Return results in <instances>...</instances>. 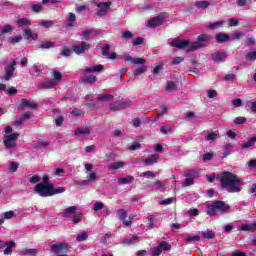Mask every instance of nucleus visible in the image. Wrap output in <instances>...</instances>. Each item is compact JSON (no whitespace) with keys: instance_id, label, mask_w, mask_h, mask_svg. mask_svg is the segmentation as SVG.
<instances>
[{"instance_id":"f257e3e1","label":"nucleus","mask_w":256,"mask_h":256,"mask_svg":"<svg viewBox=\"0 0 256 256\" xmlns=\"http://www.w3.org/2000/svg\"><path fill=\"white\" fill-rule=\"evenodd\" d=\"M219 181L222 189H227L228 193H239L245 183L237 174L230 171H224L219 176Z\"/></svg>"},{"instance_id":"f03ea898","label":"nucleus","mask_w":256,"mask_h":256,"mask_svg":"<svg viewBox=\"0 0 256 256\" xmlns=\"http://www.w3.org/2000/svg\"><path fill=\"white\" fill-rule=\"evenodd\" d=\"M171 47H176V49H185L187 47V52L195 51L201 47L199 42H189V40H179L175 39L171 42Z\"/></svg>"},{"instance_id":"7ed1b4c3","label":"nucleus","mask_w":256,"mask_h":256,"mask_svg":"<svg viewBox=\"0 0 256 256\" xmlns=\"http://www.w3.org/2000/svg\"><path fill=\"white\" fill-rule=\"evenodd\" d=\"M38 191L41 193L40 197H53V195H59L61 193H65L67 191V188L65 187H57L53 186H38Z\"/></svg>"},{"instance_id":"20e7f679","label":"nucleus","mask_w":256,"mask_h":256,"mask_svg":"<svg viewBox=\"0 0 256 256\" xmlns=\"http://www.w3.org/2000/svg\"><path fill=\"white\" fill-rule=\"evenodd\" d=\"M229 208L230 207L228 204H225V202L221 200H217L207 207V215L215 216L218 213H227V211H229Z\"/></svg>"},{"instance_id":"39448f33","label":"nucleus","mask_w":256,"mask_h":256,"mask_svg":"<svg viewBox=\"0 0 256 256\" xmlns=\"http://www.w3.org/2000/svg\"><path fill=\"white\" fill-rule=\"evenodd\" d=\"M165 13H160L158 16H155L154 18L150 19L148 21V27L155 28L163 25V21H165Z\"/></svg>"},{"instance_id":"423d86ee","label":"nucleus","mask_w":256,"mask_h":256,"mask_svg":"<svg viewBox=\"0 0 256 256\" xmlns=\"http://www.w3.org/2000/svg\"><path fill=\"white\" fill-rule=\"evenodd\" d=\"M51 251L53 253H56V255H59V253H62V255H65L69 253V244L67 243H60V244H54L51 246Z\"/></svg>"},{"instance_id":"0eeeda50","label":"nucleus","mask_w":256,"mask_h":256,"mask_svg":"<svg viewBox=\"0 0 256 256\" xmlns=\"http://www.w3.org/2000/svg\"><path fill=\"white\" fill-rule=\"evenodd\" d=\"M91 49V44L89 42H82L80 45L72 46V51L76 55H83L86 51Z\"/></svg>"},{"instance_id":"6e6552de","label":"nucleus","mask_w":256,"mask_h":256,"mask_svg":"<svg viewBox=\"0 0 256 256\" xmlns=\"http://www.w3.org/2000/svg\"><path fill=\"white\" fill-rule=\"evenodd\" d=\"M17 65V61L13 59L11 63L8 64V66L5 68V76L3 78V81H9L11 77H13V73H15V66Z\"/></svg>"},{"instance_id":"1a4fd4ad","label":"nucleus","mask_w":256,"mask_h":256,"mask_svg":"<svg viewBox=\"0 0 256 256\" xmlns=\"http://www.w3.org/2000/svg\"><path fill=\"white\" fill-rule=\"evenodd\" d=\"M97 7L99 8V10L97 11L98 17H103V15H106L107 11L111 9V2H100L97 4Z\"/></svg>"},{"instance_id":"9d476101","label":"nucleus","mask_w":256,"mask_h":256,"mask_svg":"<svg viewBox=\"0 0 256 256\" xmlns=\"http://www.w3.org/2000/svg\"><path fill=\"white\" fill-rule=\"evenodd\" d=\"M127 107H131L130 102L116 101L110 105V111H121V109H127Z\"/></svg>"},{"instance_id":"9b49d317","label":"nucleus","mask_w":256,"mask_h":256,"mask_svg":"<svg viewBox=\"0 0 256 256\" xmlns=\"http://www.w3.org/2000/svg\"><path fill=\"white\" fill-rule=\"evenodd\" d=\"M227 57H229V55L225 52H215L212 54L211 59L214 63H223Z\"/></svg>"},{"instance_id":"f8f14e48","label":"nucleus","mask_w":256,"mask_h":256,"mask_svg":"<svg viewBox=\"0 0 256 256\" xmlns=\"http://www.w3.org/2000/svg\"><path fill=\"white\" fill-rule=\"evenodd\" d=\"M15 247H17V244L13 240L4 242V255H11Z\"/></svg>"},{"instance_id":"ddd939ff","label":"nucleus","mask_w":256,"mask_h":256,"mask_svg":"<svg viewBox=\"0 0 256 256\" xmlns=\"http://www.w3.org/2000/svg\"><path fill=\"white\" fill-rule=\"evenodd\" d=\"M44 186V187H51L53 184H49V176L47 175H44L43 177V182H40L38 183L35 187H34V191L35 193H37V195H39L41 197V193L40 191L38 190V187H41V186Z\"/></svg>"},{"instance_id":"4468645a","label":"nucleus","mask_w":256,"mask_h":256,"mask_svg":"<svg viewBox=\"0 0 256 256\" xmlns=\"http://www.w3.org/2000/svg\"><path fill=\"white\" fill-rule=\"evenodd\" d=\"M37 103L31 102V100L27 99H21L20 100V109H25V107H28V109H37Z\"/></svg>"},{"instance_id":"2eb2a0df","label":"nucleus","mask_w":256,"mask_h":256,"mask_svg":"<svg viewBox=\"0 0 256 256\" xmlns=\"http://www.w3.org/2000/svg\"><path fill=\"white\" fill-rule=\"evenodd\" d=\"M75 211H77V207L70 206L63 211L62 217L69 219V217H73L76 214Z\"/></svg>"},{"instance_id":"dca6fc26","label":"nucleus","mask_w":256,"mask_h":256,"mask_svg":"<svg viewBox=\"0 0 256 256\" xmlns=\"http://www.w3.org/2000/svg\"><path fill=\"white\" fill-rule=\"evenodd\" d=\"M81 83H84V85H87V83L93 84L97 81V76L95 75H88L86 77L80 78Z\"/></svg>"},{"instance_id":"f3484780","label":"nucleus","mask_w":256,"mask_h":256,"mask_svg":"<svg viewBox=\"0 0 256 256\" xmlns=\"http://www.w3.org/2000/svg\"><path fill=\"white\" fill-rule=\"evenodd\" d=\"M85 73H101V71H103V65L99 64L96 66H92L89 68H86Z\"/></svg>"},{"instance_id":"a211bd4d","label":"nucleus","mask_w":256,"mask_h":256,"mask_svg":"<svg viewBox=\"0 0 256 256\" xmlns=\"http://www.w3.org/2000/svg\"><path fill=\"white\" fill-rule=\"evenodd\" d=\"M185 177H188L189 179H197L199 178V171L197 170H187L184 172Z\"/></svg>"},{"instance_id":"6ab92c4d","label":"nucleus","mask_w":256,"mask_h":256,"mask_svg":"<svg viewBox=\"0 0 256 256\" xmlns=\"http://www.w3.org/2000/svg\"><path fill=\"white\" fill-rule=\"evenodd\" d=\"M215 39L217 43H227V41H229V35L218 33L216 34Z\"/></svg>"},{"instance_id":"aec40b11","label":"nucleus","mask_w":256,"mask_h":256,"mask_svg":"<svg viewBox=\"0 0 256 256\" xmlns=\"http://www.w3.org/2000/svg\"><path fill=\"white\" fill-rule=\"evenodd\" d=\"M256 143V136L248 138V141L241 145V149H249Z\"/></svg>"},{"instance_id":"412c9836","label":"nucleus","mask_w":256,"mask_h":256,"mask_svg":"<svg viewBox=\"0 0 256 256\" xmlns=\"http://www.w3.org/2000/svg\"><path fill=\"white\" fill-rule=\"evenodd\" d=\"M132 181H135L134 176H127V177L118 178V183H120L122 185H129V183H131Z\"/></svg>"},{"instance_id":"4be33fe9","label":"nucleus","mask_w":256,"mask_h":256,"mask_svg":"<svg viewBox=\"0 0 256 256\" xmlns=\"http://www.w3.org/2000/svg\"><path fill=\"white\" fill-rule=\"evenodd\" d=\"M157 161H159V156L151 155L150 157L144 159L143 163L145 165H153V163H157Z\"/></svg>"},{"instance_id":"5701e85b","label":"nucleus","mask_w":256,"mask_h":256,"mask_svg":"<svg viewBox=\"0 0 256 256\" xmlns=\"http://www.w3.org/2000/svg\"><path fill=\"white\" fill-rule=\"evenodd\" d=\"M46 147H49V140L38 141L34 144V149H46Z\"/></svg>"},{"instance_id":"b1692460","label":"nucleus","mask_w":256,"mask_h":256,"mask_svg":"<svg viewBox=\"0 0 256 256\" xmlns=\"http://www.w3.org/2000/svg\"><path fill=\"white\" fill-rule=\"evenodd\" d=\"M225 25V21H216V22H213V23H210L207 28L208 29H220V27L224 26Z\"/></svg>"},{"instance_id":"393cba45","label":"nucleus","mask_w":256,"mask_h":256,"mask_svg":"<svg viewBox=\"0 0 256 256\" xmlns=\"http://www.w3.org/2000/svg\"><path fill=\"white\" fill-rule=\"evenodd\" d=\"M3 144L5 145V147L7 149H13V148L17 147V143H15V141L10 140L9 138H6V137L3 141Z\"/></svg>"},{"instance_id":"a878e982","label":"nucleus","mask_w":256,"mask_h":256,"mask_svg":"<svg viewBox=\"0 0 256 256\" xmlns=\"http://www.w3.org/2000/svg\"><path fill=\"white\" fill-rule=\"evenodd\" d=\"M55 80H49L40 84L41 89H53L55 87Z\"/></svg>"},{"instance_id":"bb28decb","label":"nucleus","mask_w":256,"mask_h":256,"mask_svg":"<svg viewBox=\"0 0 256 256\" xmlns=\"http://www.w3.org/2000/svg\"><path fill=\"white\" fill-rule=\"evenodd\" d=\"M199 235H201L204 239H215V232L213 230L208 232L200 231Z\"/></svg>"},{"instance_id":"cd10ccee","label":"nucleus","mask_w":256,"mask_h":256,"mask_svg":"<svg viewBox=\"0 0 256 256\" xmlns=\"http://www.w3.org/2000/svg\"><path fill=\"white\" fill-rule=\"evenodd\" d=\"M199 43H209L211 41V35L209 34H201L197 37Z\"/></svg>"},{"instance_id":"c85d7f7f","label":"nucleus","mask_w":256,"mask_h":256,"mask_svg":"<svg viewBox=\"0 0 256 256\" xmlns=\"http://www.w3.org/2000/svg\"><path fill=\"white\" fill-rule=\"evenodd\" d=\"M40 49H51L55 47V42L46 41V42H40Z\"/></svg>"},{"instance_id":"c756f323","label":"nucleus","mask_w":256,"mask_h":256,"mask_svg":"<svg viewBox=\"0 0 256 256\" xmlns=\"http://www.w3.org/2000/svg\"><path fill=\"white\" fill-rule=\"evenodd\" d=\"M91 133V128H78L75 131V135H89Z\"/></svg>"},{"instance_id":"7c9ffc66","label":"nucleus","mask_w":256,"mask_h":256,"mask_svg":"<svg viewBox=\"0 0 256 256\" xmlns=\"http://www.w3.org/2000/svg\"><path fill=\"white\" fill-rule=\"evenodd\" d=\"M116 215L120 221H125L127 219V211H125V209L118 210Z\"/></svg>"},{"instance_id":"2f4dec72","label":"nucleus","mask_w":256,"mask_h":256,"mask_svg":"<svg viewBox=\"0 0 256 256\" xmlns=\"http://www.w3.org/2000/svg\"><path fill=\"white\" fill-rule=\"evenodd\" d=\"M62 55L63 57H70V55H73V47L70 48L68 46H64L62 49Z\"/></svg>"},{"instance_id":"473e14b6","label":"nucleus","mask_w":256,"mask_h":256,"mask_svg":"<svg viewBox=\"0 0 256 256\" xmlns=\"http://www.w3.org/2000/svg\"><path fill=\"white\" fill-rule=\"evenodd\" d=\"M19 169V163L11 162L8 166V173H15Z\"/></svg>"},{"instance_id":"72a5a7b5","label":"nucleus","mask_w":256,"mask_h":256,"mask_svg":"<svg viewBox=\"0 0 256 256\" xmlns=\"http://www.w3.org/2000/svg\"><path fill=\"white\" fill-rule=\"evenodd\" d=\"M159 246L162 251H171V244H169L167 241H161Z\"/></svg>"},{"instance_id":"f704fd0d","label":"nucleus","mask_w":256,"mask_h":256,"mask_svg":"<svg viewBox=\"0 0 256 256\" xmlns=\"http://www.w3.org/2000/svg\"><path fill=\"white\" fill-rule=\"evenodd\" d=\"M195 7H197V9H207V7H209V2L208 1H197L195 3Z\"/></svg>"},{"instance_id":"c9c22d12","label":"nucleus","mask_w":256,"mask_h":256,"mask_svg":"<svg viewBox=\"0 0 256 256\" xmlns=\"http://www.w3.org/2000/svg\"><path fill=\"white\" fill-rule=\"evenodd\" d=\"M88 237L89 235L87 234V232H82L76 236V241L81 243L83 241H87Z\"/></svg>"},{"instance_id":"e433bc0d","label":"nucleus","mask_w":256,"mask_h":256,"mask_svg":"<svg viewBox=\"0 0 256 256\" xmlns=\"http://www.w3.org/2000/svg\"><path fill=\"white\" fill-rule=\"evenodd\" d=\"M241 231H255L256 230V222L252 225L244 224L240 227Z\"/></svg>"},{"instance_id":"4c0bfd02","label":"nucleus","mask_w":256,"mask_h":256,"mask_svg":"<svg viewBox=\"0 0 256 256\" xmlns=\"http://www.w3.org/2000/svg\"><path fill=\"white\" fill-rule=\"evenodd\" d=\"M138 239H139V237H138L137 235H133V236H132V239L126 238V239H124V240L122 241V243H123L124 245H133V243H135V241H137Z\"/></svg>"},{"instance_id":"58836bf2","label":"nucleus","mask_w":256,"mask_h":256,"mask_svg":"<svg viewBox=\"0 0 256 256\" xmlns=\"http://www.w3.org/2000/svg\"><path fill=\"white\" fill-rule=\"evenodd\" d=\"M55 23L51 20H42L40 22V27H45L46 29H49V27H53Z\"/></svg>"},{"instance_id":"ea45409f","label":"nucleus","mask_w":256,"mask_h":256,"mask_svg":"<svg viewBox=\"0 0 256 256\" xmlns=\"http://www.w3.org/2000/svg\"><path fill=\"white\" fill-rule=\"evenodd\" d=\"M124 165H125L124 162H121V161L115 162V163H113V164H111V165L109 166V169H112V170H114V171H117V169H121V167H123Z\"/></svg>"},{"instance_id":"a19ab883","label":"nucleus","mask_w":256,"mask_h":256,"mask_svg":"<svg viewBox=\"0 0 256 256\" xmlns=\"http://www.w3.org/2000/svg\"><path fill=\"white\" fill-rule=\"evenodd\" d=\"M219 137V132H210L206 136V141H215Z\"/></svg>"},{"instance_id":"79ce46f5","label":"nucleus","mask_w":256,"mask_h":256,"mask_svg":"<svg viewBox=\"0 0 256 256\" xmlns=\"http://www.w3.org/2000/svg\"><path fill=\"white\" fill-rule=\"evenodd\" d=\"M86 179H88V180H85V181L83 182V185H85L86 183H89V182H91V181H95V179H97V173L92 172V173L88 174L87 177H86Z\"/></svg>"},{"instance_id":"37998d69","label":"nucleus","mask_w":256,"mask_h":256,"mask_svg":"<svg viewBox=\"0 0 256 256\" xmlns=\"http://www.w3.org/2000/svg\"><path fill=\"white\" fill-rule=\"evenodd\" d=\"M21 39H23L21 36H11L8 41L12 45H17V43L21 42Z\"/></svg>"},{"instance_id":"c03bdc74","label":"nucleus","mask_w":256,"mask_h":256,"mask_svg":"<svg viewBox=\"0 0 256 256\" xmlns=\"http://www.w3.org/2000/svg\"><path fill=\"white\" fill-rule=\"evenodd\" d=\"M243 123H247V118L238 116L234 119V125H243Z\"/></svg>"},{"instance_id":"a18cd8bd","label":"nucleus","mask_w":256,"mask_h":256,"mask_svg":"<svg viewBox=\"0 0 256 256\" xmlns=\"http://www.w3.org/2000/svg\"><path fill=\"white\" fill-rule=\"evenodd\" d=\"M29 23H31V22L27 18H20V19H18V22H17L18 27H25V26L29 25Z\"/></svg>"},{"instance_id":"49530a36","label":"nucleus","mask_w":256,"mask_h":256,"mask_svg":"<svg viewBox=\"0 0 256 256\" xmlns=\"http://www.w3.org/2000/svg\"><path fill=\"white\" fill-rule=\"evenodd\" d=\"M122 39H124V41H129V39H133V32L131 31L122 32Z\"/></svg>"},{"instance_id":"de8ad7c7","label":"nucleus","mask_w":256,"mask_h":256,"mask_svg":"<svg viewBox=\"0 0 256 256\" xmlns=\"http://www.w3.org/2000/svg\"><path fill=\"white\" fill-rule=\"evenodd\" d=\"M145 39L143 37H137L132 41L133 47H137L138 45H143Z\"/></svg>"},{"instance_id":"09e8293b","label":"nucleus","mask_w":256,"mask_h":256,"mask_svg":"<svg viewBox=\"0 0 256 256\" xmlns=\"http://www.w3.org/2000/svg\"><path fill=\"white\" fill-rule=\"evenodd\" d=\"M110 51L111 46H109V44H104L102 47V55H104V57H108Z\"/></svg>"},{"instance_id":"8fccbe9b","label":"nucleus","mask_w":256,"mask_h":256,"mask_svg":"<svg viewBox=\"0 0 256 256\" xmlns=\"http://www.w3.org/2000/svg\"><path fill=\"white\" fill-rule=\"evenodd\" d=\"M195 184V180H193V178H186L183 183H182V187H189L190 185H194Z\"/></svg>"},{"instance_id":"3c124183","label":"nucleus","mask_w":256,"mask_h":256,"mask_svg":"<svg viewBox=\"0 0 256 256\" xmlns=\"http://www.w3.org/2000/svg\"><path fill=\"white\" fill-rule=\"evenodd\" d=\"M174 89H177V83L170 81L168 82L167 86H166V91H174Z\"/></svg>"},{"instance_id":"603ef678","label":"nucleus","mask_w":256,"mask_h":256,"mask_svg":"<svg viewBox=\"0 0 256 256\" xmlns=\"http://www.w3.org/2000/svg\"><path fill=\"white\" fill-rule=\"evenodd\" d=\"M147 71V66L142 65L140 67H138L135 71H134V75H141L142 73H145Z\"/></svg>"},{"instance_id":"864d4df0","label":"nucleus","mask_w":256,"mask_h":256,"mask_svg":"<svg viewBox=\"0 0 256 256\" xmlns=\"http://www.w3.org/2000/svg\"><path fill=\"white\" fill-rule=\"evenodd\" d=\"M245 59L248 61H255L256 60V51H252L248 54H246Z\"/></svg>"},{"instance_id":"5fc2aeb1","label":"nucleus","mask_w":256,"mask_h":256,"mask_svg":"<svg viewBox=\"0 0 256 256\" xmlns=\"http://www.w3.org/2000/svg\"><path fill=\"white\" fill-rule=\"evenodd\" d=\"M229 27H237L239 25V20L237 18H230L228 20Z\"/></svg>"},{"instance_id":"6e6d98bb","label":"nucleus","mask_w":256,"mask_h":256,"mask_svg":"<svg viewBox=\"0 0 256 256\" xmlns=\"http://www.w3.org/2000/svg\"><path fill=\"white\" fill-rule=\"evenodd\" d=\"M11 31H13V26H11V25H6V26H4V27L2 28L1 34H2V35H5V34H7V33H11Z\"/></svg>"},{"instance_id":"4d7b16f0","label":"nucleus","mask_w":256,"mask_h":256,"mask_svg":"<svg viewBox=\"0 0 256 256\" xmlns=\"http://www.w3.org/2000/svg\"><path fill=\"white\" fill-rule=\"evenodd\" d=\"M241 37H245V32L236 31L234 34H232V39L239 40Z\"/></svg>"},{"instance_id":"13d9d810","label":"nucleus","mask_w":256,"mask_h":256,"mask_svg":"<svg viewBox=\"0 0 256 256\" xmlns=\"http://www.w3.org/2000/svg\"><path fill=\"white\" fill-rule=\"evenodd\" d=\"M130 151H137L138 149H141V143L134 142L132 145L128 148Z\"/></svg>"},{"instance_id":"bf43d9fd","label":"nucleus","mask_w":256,"mask_h":256,"mask_svg":"<svg viewBox=\"0 0 256 256\" xmlns=\"http://www.w3.org/2000/svg\"><path fill=\"white\" fill-rule=\"evenodd\" d=\"M161 253H163V250H161V246H157L152 250L151 255L152 256H159L161 255Z\"/></svg>"},{"instance_id":"052dcab7","label":"nucleus","mask_w":256,"mask_h":256,"mask_svg":"<svg viewBox=\"0 0 256 256\" xmlns=\"http://www.w3.org/2000/svg\"><path fill=\"white\" fill-rule=\"evenodd\" d=\"M109 99H113V95L110 94H102L98 97V101H107Z\"/></svg>"},{"instance_id":"680f3d73","label":"nucleus","mask_w":256,"mask_h":256,"mask_svg":"<svg viewBox=\"0 0 256 256\" xmlns=\"http://www.w3.org/2000/svg\"><path fill=\"white\" fill-rule=\"evenodd\" d=\"M213 157H215V154L208 152L202 156V159L203 161H211Z\"/></svg>"},{"instance_id":"e2e57ef3","label":"nucleus","mask_w":256,"mask_h":256,"mask_svg":"<svg viewBox=\"0 0 256 256\" xmlns=\"http://www.w3.org/2000/svg\"><path fill=\"white\" fill-rule=\"evenodd\" d=\"M199 215V209L194 208L188 211V217H197Z\"/></svg>"},{"instance_id":"0e129e2a","label":"nucleus","mask_w":256,"mask_h":256,"mask_svg":"<svg viewBox=\"0 0 256 256\" xmlns=\"http://www.w3.org/2000/svg\"><path fill=\"white\" fill-rule=\"evenodd\" d=\"M186 243H190L191 241H201V237L199 236H187L185 238Z\"/></svg>"},{"instance_id":"69168bd1","label":"nucleus","mask_w":256,"mask_h":256,"mask_svg":"<svg viewBox=\"0 0 256 256\" xmlns=\"http://www.w3.org/2000/svg\"><path fill=\"white\" fill-rule=\"evenodd\" d=\"M4 219H13L15 217V212L13 210L7 211L3 215Z\"/></svg>"},{"instance_id":"338daca9","label":"nucleus","mask_w":256,"mask_h":256,"mask_svg":"<svg viewBox=\"0 0 256 256\" xmlns=\"http://www.w3.org/2000/svg\"><path fill=\"white\" fill-rule=\"evenodd\" d=\"M54 81H61L63 79V75L59 71L53 72Z\"/></svg>"},{"instance_id":"774afa93","label":"nucleus","mask_w":256,"mask_h":256,"mask_svg":"<svg viewBox=\"0 0 256 256\" xmlns=\"http://www.w3.org/2000/svg\"><path fill=\"white\" fill-rule=\"evenodd\" d=\"M81 219H82L81 214H75L73 216L72 222L74 223V225H77V223H81Z\"/></svg>"}]
</instances>
